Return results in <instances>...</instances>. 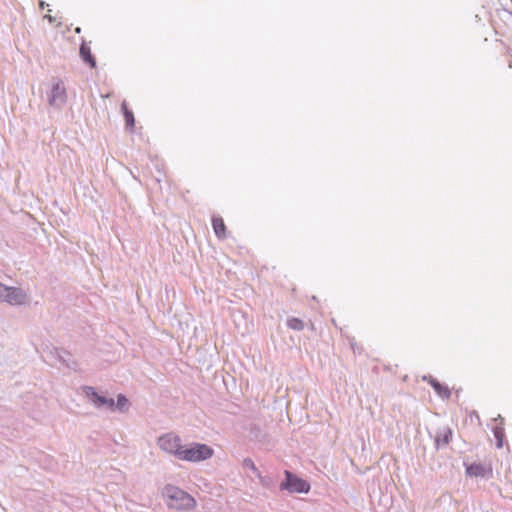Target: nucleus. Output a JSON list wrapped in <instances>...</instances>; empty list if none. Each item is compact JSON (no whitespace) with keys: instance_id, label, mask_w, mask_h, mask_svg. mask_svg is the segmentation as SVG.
Instances as JSON below:
<instances>
[{"instance_id":"9d476101","label":"nucleus","mask_w":512,"mask_h":512,"mask_svg":"<svg viewBox=\"0 0 512 512\" xmlns=\"http://www.w3.org/2000/svg\"><path fill=\"white\" fill-rule=\"evenodd\" d=\"M423 380L427 381L433 387L437 395L442 399H449L451 397V391L449 387L444 384H441L437 379H435L431 375L424 376Z\"/></svg>"},{"instance_id":"2eb2a0df","label":"nucleus","mask_w":512,"mask_h":512,"mask_svg":"<svg viewBox=\"0 0 512 512\" xmlns=\"http://www.w3.org/2000/svg\"><path fill=\"white\" fill-rule=\"evenodd\" d=\"M287 326L295 331H302L305 327L304 322L296 317H290L287 319Z\"/></svg>"},{"instance_id":"1a4fd4ad","label":"nucleus","mask_w":512,"mask_h":512,"mask_svg":"<svg viewBox=\"0 0 512 512\" xmlns=\"http://www.w3.org/2000/svg\"><path fill=\"white\" fill-rule=\"evenodd\" d=\"M466 474L471 477H490L492 468L481 463H472L466 467Z\"/></svg>"},{"instance_id":"4468645a","label":"nucleus","mask_w":512,"mask_h":512,"mask_svg":"<svg viewBox=\"0 0 512 512\" xmlns=\"http://www.w3.org/2000/svg\"><path fill=\"white\" fill-rule=\"evenodd\" d=\"M129 406L130 403L127 397L123 394H119L117 396V402H115V410L124 413L128 410Z\"/></svg>"},{"instance_id":"4be33fe9","label":"nucleus","mask_w":512,"mask_h":512,"mask_svg":"<svg viewBox=\"0 0 512 512\" xmlns=\"http://www.w3.org/2000/svg\"><path fill=\"white\" fill-rule=\"evenodd\" d=\"M309 327L312 331H315V326L312 322H310Z\"/></svg>"},{"instance_id":"0eeeda50","label":"nucleus","mask_w":512,"mask_h":512,"mask_svg":"<svg viewBox=\"0 0 512 512\" xmlns=\"http://www.w3.org/2000/svg\"><path fill=\"white\" fill-rule=\"evenodd\" d=\"M28 301V294L19 287L8 286L4 297V301L13 306H21Z\"/></svg>"},{"instance_id":"ddd939ff","label":"nucleus","mask_w":512,"mask_h":512,"mask_svg":"<svg viewBox=\"0 0 512 512\" xmlns=\"http://www.w3.org/2000/svg\"><path fill=\"white\" fill-rule=\"evenodd\" d=\"M121 110L125 119V128L129 131H132L135 126V118L133 112L128 109L125 101L121 104Z\"/></svg>"},{"instance_id":"dca6fc26","label":"nucleus","mask_w":512,"mask_h":512,"mask_svg":"<svg viewBox=\"0 0 512 512\" xmlns=\"http://www.w3.org/2000/svg\"><path fill=\"white\" fill-rule=\"evenodd\" d=\"M493 434H494V437L496 439V446H497V448H502L503 447V440H504V437H505L504 428L500 427V426H496L493 429Z\"/></svg>"},{"instance_id":"20e7f679","label":"nucleus","mask_w":512,"mask_h":512,"mask_svg":"<svg viewBox=\"0 0 512 512\" xmlns=\"http://www.w3.org/2000/svg\"><path fill=\"white\" fill-rule=\"evenodd\" d=\"M181 442V438L173 432L163 434L157 439L159 448L177 459L183 446Z\"/></svg>"},{"instance_id":"9b49d317","label":"nucleus","mask_w":512,"mask_h":512,"mask_svg":"<svg viewBox=\"0 0 512 512\" xmlns=\"http://www.w3.org/2000/svg\"><path fill=\"white\" fill-rule=\"evenodd\" d=\"M79 54H80V57L83 60V62L88 64L91 68L96 67V60L91 53V48H90L89 43H87L86 41H82V43L80 45Z\"/></svg>"},{"instance_id":"a211bd4d","label":"nucleus","mask_w":512,"mask_h":512,"mask_svg":"<svg viewBox=\"0 0 512 512\" xmlns=\"http://www.w3.org/2000/svg\"><path fill=\"white\" fill-rule=\"evenodd\" d=\"M243 466L245 468H248V469L252 470L256 474L259 472L257 467H256V465H255V463H254V461L251 458H245L243 460Z\"/></svg>"},{"instance_id":"39448f33","label":"nucleus","mask_w":512,"mask_h":512,"mask_svg":"<svg viewBox=\"0 0 512 512\" xmlns=\"http://www.w3.org/2000/svg\"><path fill=\"white\" fill-rule=\"evenodd\" d=\"M83 391L89 402L97 409L115 411V401L113 398L100 395L92 386H84Z\"/></svg>"},{"instance_id":"6ab92c4d","label":"nucleus","mask_w":512,"mask_h":512,"mask_svg":"<svg viewBox=\"0 0 512 512\" xmlns=\"http://www.w3.org/2000/svg\"><path fill=\"white\" fill-rule=\"evenodd\" d=\"M7 287L6 285L2 284L0 282V301L3 302L4 301V297H5V294H6V291H7Z\"/></svg>"},{"instance_id":"6e6552de","label":"nucleus","mask_w":512,"mask_h":512,"mask_svg":"<svg viewBox=\"0 0 512 512\" xmlns=\"http://www.w3.org/2000/svg\"><path fill=\"white\" fill-rule=\"evenodd\" d=\"M453 437V431L449 426H443L436 430L435 432V447L436 449H441L449 445Z\"/></svg>"},{"instance_id":"423d86ee","label":"nucleus","mask_w":512,"mask_h":512,"mask_svg":"<svg viewBox=\"0 0 512 512\" xmlns=\"http://www.w3.org/2000/svg\"><path fill=\"white\" fill-rule=\"evenodd\" d=\"M67 101L66 89L62 81H58L52 86L48 95V102L55 108H61Z\"/></svg>"},{"instance_id":"aec40b11","label":"nucleus","mask_w":512,"mask_h":512,"mask_svg":"<svg viewBox=\"0 0 512 512\" xmlns=\"http://www.w3.org/2000/svg\"><path fill=\"white\" fill-rule=\"evenodd\" d=\"M54 351H55V354L57 355L58 359L62 363H65V359L63 358L62 353H65V354H68V353L66 351L59 350L58 348H54Z\"/></svg>"},{"instance_id":"f8f14e48","label":"nucleus","mask_w":512,"mask_h":512,"mask_svg":"<svg viewBox=\"0 0 512 512\" xmlns=\"http://www.w3.org/2000/svg\"><path fill=\"white\" fill-rule=\"evenodd\" d=\"M212 227L215 232V235L218 239L223 240L227 237L226 235V226L223 221V218L220 216L212 217Z\"/></svg>"},{"instance_id":"412c9836","label":"nucleus","mask_w":512,"mask_h":512,"mask_svg":"<svg viewBox=\"0 0 512 512\" xmlns=\"http://www.w3.org/2000/svg\"><path fill=\"white\" fill-rule=\"evenodd\" d=\"M163 176L164 175H157L156 177H154L155 182L160 184V182L162 181Z\"/></svg>"},{"instance_id":"f3484780","label":"nucleus","mask_w":512,"mask_h":512,"mask_svg":"<svg viewBox=\"0 0 512 512\" xmlns=\"http://www.w3.org/2000/svg\"><path fill=\"white\" fill-rule=\"evenodd\" d=\"M256 475H257V477H258V479H259L260 484H261L264 488H267V489H272V488H273V486H274V481H273V479H272V477H271V476H269V475H265V476H263V475H261V473H260V472H258Z\"/></svg>"},{"instance_id":"5701e85b","label":"nucleus","mask_w":512,"mask_h":512,"mask_svg":"<svg viewBox=\"0 0 512 512\" xmlns=\"http://www.w3.org/2000/svg\"><path fill=\"white\" fill-rule=\"evenodd\" d=\"M75 31H76V33H80L81 29L78 27V28H76Z\"/></svg>"},{"instance_id":"b1692460","label":"nucleus","mask_w":512,"mask_h":512,"mask_svg":"<svg viewBox=\"0 0 512 512\" xmlns=\"http://www.w3.org/2000/svg\"><path fill=\"white\" fill-rule=\"evenodd\" d=\"M509 67L512 68V61H509Z\"/></svg>"},{"instance_id":"7ed1b4c3","label":"nucleus","mask_w":512,"mask_h":512,"mask_svg":"<svg viewBox=\"0 0 512 512\" xmlns=\"http://www.w3.org/2000/svg\"><path fill=\"white\" fill-rule=\"evenodd\" d=\"M285 481H283L280 485L281 490H287L290 493H308L310 490V484L290 472L289 470L284 471Z\"/></svg>"},{"instance_id":"f03ea898","label":"nucleus","mask_w":512,"mask_h":512,"mask_svg":"<svg viewBox=\"0 0 512 512\" xmlns=\"http://www.w3.org/2000/svg\"><path fill=\"white\" fill-rule=\"evenodd\" d=\"M214 454V450L202 443H191L189 445H183L178 459L188 462H200L211 458Z\"/></svg>"},{"instance_id":"f257e3e1","label":"nucleus","mask_w":512,"mask_h":512,"mask_svg":"<svg viewBox=\"0 0 512 512\" xmlns=\"http://www.w3.org/2000/svg\"><path fill=\"white\" fill-rule=\"evenodd\" d=\"M162 494L167 499L169 508L180 511H190L196 506L195 499L175 485H165Z\"/></svg>"}]
</instances>
